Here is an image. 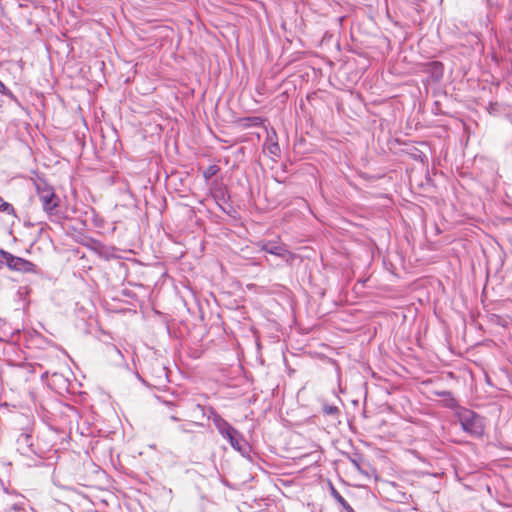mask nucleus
Wrapping results in <instances>:
<instances>
[{
    "mask_svg": "<svg viewBox=\"0 0 512 512\" xmlns=\"http://www.w3.org/2000/svg\"><path fill=\"white\" fill-rule=\"evenodd\" d=\"M194 411H198L202 416H206L212 420L218 433L229 442L232 446L238 445V441L242 440L243 435L229 422H227L213 407L206 408L200 404L194 406Z\"/></svg>",
    "mask_w": 512,
    "mask_h": 512,
    "instance_id": "obj_1",
    "label": "nucleus"
},
{
    "mask_svg": "<svg viewBox=\"0 0 512 512\" xmlns=\"http://www.w3.org/2000/svg\"><path fill=\"white\" fill-rule=\"evenodd\" d=\"M35 187L44 212L47 213L52 221H58L60 216L57 208L60 199L55 193L54 188L42 179L35 182Z\"/></svg>",
    "mask_w": 512,
    "mask_h": 512,
    "instance_id": "obj_2",
    "label": "nucleus"
},
{
    "mask_svg": "<svg viewBox=\"0 0 512 512\" xmlns=\"http://www.w3.org/2000/svg\"><path fill=\"white\" fill-rule=\"evenodd\" d=\"M457 420L462 430L474 438H481L484 435V418L468 408H459Z\"/></svg>",
    "mask_w": 512,
    "mask_h": 512,
    "instance_id": "obj_3",
    "label": "nucleus"
},
{
    "mask_svg": "<svg viewBox=\"0 0 512 512\" xmlns=\"http://www.w3.org/2000/svg\"><path fill=\"white\" fill-rule=\"evenodd\" d=\"M0 256L3 258L4 264L12 271L22 273L37 272V266L29 260L14 256L13 254L3 249H0Z\"/></svg>",
    "mask_w": 512,
    "mask_h": 512,
    "instance_id": "obj_4",
    "label": "nucleus"
},
{
    "mask_svg": "<svg viewBox=\"0 0 512 512\" xmlns=\"http://www.w3.org/2000/svg\"><path fill=\"white\" fill-rule=\"evenodd\" d=\"M258 246L262 251L277 256L288 264H291L295 258V255L288 250L285 244L282 243L261 241L258 243Z\"/></svg>",
    "mask_w": 512,
    "mask_h": 512,
    "instance_id": "obj_5",
    "label": "nucleus"
},
{
    "mask_svg": "<svg viewBox=\"0 0 512 512\" xmlns=\"http://www.w3.org/2000/svg\"><path fill=\"white\" fill-rule=\"evenodd\" d=\"M49 386L59 394L70 392V381L61 373L51 375Z\"/></svg>",
    "mask_w": 512,
    "mask_h": 512,
    "instance_id": "obj_6",
    "label": "nucleus"
},
{
    "mask_svg": "<svg viewBox=\"0 0 512 512\" xmlns=\"http://www.w3.org/2000/svg\"><path fill=\"white\" fill-rule=\"evenodd\" d=\"M427 74H429L431 80L433 82H439L444 75V66L440 61H432L428 62L425 65V70Z\"/></svg>",
    "mask_w": 512,
    "mask_h": 512,
    "instance_id": "obj_7",
    "label": "nucleus"
},
{
    "mask_svg": "<svg viewBox=\"0 0 512 512\" xmlns=\"http://www.w3.org/2000/svg\"><path fill=\"white\" fill-rule=\"evenodd\" d=\"M331 496L342 506L346 512H355L351 505L342 497L338 490L330 483Z\"/></svg>",
    "mask_w": 512,
    "mask_h": 512,
    "instance_id": "obj_8",
    "label": "nucleus"
},
{
    "mask_svg": "<svg viewBox=\"0 0 512 512\" xmlns=\"http://www.w3.org/2000/svg\"><path fill=\"white\" fill-rule=\"evenodd\" d=\"M17 443L19 445V449H21V450L27 449L28 451L35 453V451L33 449L32 436L30 434L22 433L19 436ZM23 453H26V452L23 451Z\"/></svg>",
    "mask_w": 512,
    "mask_h": 512,
    "instance_id": "obj_9",
    "label": "nucleus"
},
{
    "mask_svg": "<svg viewBox=\"0 0 512 512\" xmlns=\"http://www.w3.org/2000/svg\"><path fill=\"white\" fill-rule=\"evenodd\" d=\"M232 448L234 450L238 451L243 457H245L249 461H252V458H251V446L244 439V437L242 438V440L238 441V445L232 446Z\"/></svg>",
    "mask_w": 512,
    "mask_h": 512,
    "instance_id": "obj_10",
    "label": "nucleus"
},
{
    "mask_svg": "<svg viewBox=\"0 0 512 512\" xmlns=\"http://www.w3.org/2000/svg\"><path fill=\"white\" fill-rule=\"evenodd\" d=\"M232 448L234 450L238 451L243 457H245L249 461H252V458H251V446L244 439V437L242 438V440L238 441V445L232 446Z\"/></svg>",
    "mask_w": 512,
    "mask_h": 512,
    "instance_id": "obj_11",
    "label": "nucleus"
},
{
    "mask_svg": "<svg viewBox=\"0 0 512 512\" xmlns=\"http://www.w3.org/2000/svg\"><path fill=\"white\" fill-rule=\"evenodd\" d=\"M322 412L327 416H338L340 414V409L335 405L323 404Z\"/></svg>",
    "mask_w": 512,
    "mask_h": 512,
    "instance_id": "obj_12",
    "label": "nucleus"
},
{
    "mask_svg": "<svg viewBox=\"0 0 512 512\" xmlns=\"http://www.w3.org/2000/svg\"><path fill=\"white\" fill-rule=\"evenodd\" d=\"M265 150L268 152L269 155L272 157H278L280 155V146L277 142H270L266 144Z\"/></svg>",
    "mask_w": 512,
    "mask_h": 512,
    "instance_id": "obj_13",
    "label": "nucleus"
},
{
    "mask_svg": "<svg viewBox=\"0 0 512 512\" xmlns=\"http://www.w3.org/2000/svg\"><path fill=\"white\" fill-rule=\"evenodd\" d=\"M445 406L451 410H454L455 417H457L458 409L464 408L463 406L459 405L458 401L452 395L447 397Z\"/></svg>",
    "mask_w": 512,
    "mask_h": 512,
    "instance_id": "obj_14",
    "label": "nucleus"
},
{
    "mask_svg": "<svg viewBox=\"0 0 512 512\" xmlns=\"http://www.w3.org/2000/svg\"><path fill=\"white\" fill-rule=\"evenodd\" d=\"M220 171L219 166L212 164L209 165L204 171H203V177L206 181L210 180L213 176H215Z\"/></svg>",
    "mask_w": 512,
    "mask_h": 512,
    "instance_id": "obj_15",
    "label": "nucleus"
},
{
    "mask_svg": "<svg viewBox=\"0 0 512 512\" xmlns=\"http://www.w3.org/2000/svg\"><path fill=\"white\" fill-rule=\"evenodd\" d=\"M192 427H204L203 423L191 421L185 424H182L179 426L180 431L184 433H191L193 432Z\"/></svg>",
    "mask_w": 512,
    "mask_h": 512,
    "instance_id": "obj_16",
    "label": "nucleus"
},
{
    "mask_svg": "<svg viewBox=\"0 0 512 512\" xmlns=\"http://www.w3.org/2000/svg\"><path fill=\"white\" fill-rule=\"evenodd\" d=\"M0 212H4L9 215H15V209L12 204L3 200L0 196Z\"/></svg>",
    "mask_w": 512,
    "mask_h": 512,
    "instance_id": "obj_17",
    "label": "nucleus"
},
{
    "mask_svg": "<svg viewBox=\"0 0 512 512\" xmlns=\"http://www.w3.org/2000/svg\"><path fill=\"white\" fill-rule=\"evenodd\" d=\"M350 463L354 466L356 470L363 473L361 468V462L363 461V457L360 454H355L354 456L349 457Z\"/></svg>",
    "mask_w": 512,
    "mask_h": 512,
    "instance_id": "obj_18",
    "label": "nucleus"
},
{
    "mask_svg": "<svg viewBox=\"0 0 512 512\" xmlns=\"http://www.w3.org/2000/svg\"><path fill=\"white\" fill-rule=\"evenodd\" d=\"M0 93L6 97H8L11 101L19 104L18 98L15 96V94L4 85V89H0Z\"/></svg>",
    "mask_w": 512,
    "mask_h": 512,
    "instance_id": "obj_19",
    "label": "nucleus"
},
{
    "mask_svg": "<svg viewBox=\"0 0 512 512\" xmlns=\"http://www.w3.org/2000/svg\"><path fill=\"white\" fill-rule=\"evenodd\" d=\"M90 242L92 244L91 248L95 251H98L100 248L103 247V244L100 241L90 239Z\"/></svg>",
    "mask_w": 512,
    "mask_h": 512,
    "instance_id": "obj_20",
    "label": "nucleus"
},
{
    "mask_svg": "<svg viewBox=\"0 0 512 512\" xmlns=\"http://www.w3.org/2000/svg\"><path fill=\"white\" fill-rule=\"evenodd\" d=\"M451 394L452 393L450 391H447V390L436 392L437 396L444 397V398H447V397L451 396Z\"/></svg>",
    "mask_w": 512,
    "mask_h": 512,
    "instance_id": "obj_21",
    "label": "nucleus"
},
{
    "mask_svg": "<svg viewBox=\"0 0 512 512\" xmlns=\"http://www.w3.org/2000/svg\"><path fill=\"white\" fill-rule=\"evenodd\" d=\"M24 367H27L30 372H33V366L31 364H23Z\"/></svg>",
    "mask_w": 512,
    "mask_h": 512,
    "instance_id": "obj_22",
    "label": "nucleus"
},
{
    "mask_svg": "<svg viewBox=\"0 0 512 512\" xmlns=\"http://www.w3.org/2000/svg\"><path fill=\"white\" fill-rule=\"evenodd\" d=\"M0 89H4V83L0 80Z\"/></svg>",
    "mask_w": 512,
    "mask_h": 512,
    "instance_id": "obj_23",
    "label": "nucleus"
},
{
    "mask_svg": "<svg viewBox=\"0 0 512 512\" xmlns=\"http://www.w3.org/2000/svg\"><path fill=\"white\" fill-rule=\"evenodd\" d=\"M171 419H172V420H174V421H177V420H178V418H177V417H175V416H171Z\"/></svg>",
    "mask_w": 512,
    "mask_h": 512,
    "instance_id": "obj_24",
    "label": "nucleus"
},
{
    "mask_svg": "<svg viewBox=\"0 0 512 512\" xmlns=\"http://www.w3.org/2000/svg\"><path fill=\"white\" fill-rule=\"evenodd\" d=\"M0 264H4V260L1 256H0Z\"/></svg>",
    "mask_w": 512,
    "mask_h": 512,
    "instance_id": "obj_25",
    "label": "nucleus"
},
{
    "mask_svg": "<svg viewBox=\"0 0 512 512\" xmlns=\"http://www.w3.org/2000/svg\"><path fill=\"white\" fill-rule=\"evenodd\" d=\"M510 16L512 17V0H511V15Z\"/></svg>",
    "mask_w": 512,
    "mask_h": 512,
    "instance_id": "obj_26",
    "label": "nucleus"
},
{
    "mask_svg": "<svg viewBox=\"0 0 512 512\" xmlns=\"http://www.w3.org/2000/svg\"><path fill=\"white\" fill-rule=\"evenodd\" d=\"M0 341H2V339L0 338Z\"/></svg>",
    "mask_w": 512,
    "mask_h": 512,
    "instance_id": "obj_27",
    "label": "nucleus"
}]
</instances>
